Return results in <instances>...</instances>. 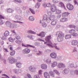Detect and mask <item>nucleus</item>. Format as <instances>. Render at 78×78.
Returning <instances> with one entry per match:
<instances>
[{
    "mask_svg": "<svg viewBox=\"0 0 78 78\" xmlns=\"http://www.w3.org/2000/svg\"><path fill=\"white\" fill-rule=\"evenodd\" d=\"M55 11L56 12L55 13V14H60V13H61V11L58 9H56Z\"/></svg>",
    "mask_w": 78,
    "mask_h": 78,
    "instance_id": "34",
    "label": "nucleus"
},
{
    "mask_svg": "<svg viewBox=\"0 0 78 78\" xmlns=\"http://www.w3.org/2000/svg\"><path fill=\"white\" fill-rule=\"evenodd\" d=\"M22 46H23V47H27V48L33 47V48H34L35 49H36V48H35V47L33 46H32L30 44H22Z\"/></svg>",
    "mask_w": 78,
    "mask_h": 78,
    "instance_id": "19",
    "label": "nucleus"
},
{
    "mask_svg": "<svg viewBox=\"0 0 78 78\" xmlns=\"http://www.w3.org/2000/svg\"><path fill=\"white\" fill-rule=\"evenodd\" d=\"M3 51H5V52H8V49L7 48H3Z\"/></svg>",
    "mask_w": 78,
    "mask_h": 78,
    "instance_id": "61",
    "label": "nucleus"
},
{
    "mask_svg": "<svg viewBox=\"0 0 78 78\" xmlns=\"http://www.w3.org/2000/svg\"><path fill=\"white\" fill-rule=\"evenodd\" d=\"M29 33H31V34H36V33L35 32H34V31H33L31 30H30L28 31Z\"/></svg>",
    "mask_w": 78,
    "mask_h": 78,
    "instance_id": "47",
    "label": "nucleus"
},
{
    "mask_svg": "<svg viewBox=\"0 0 78 78\" xmlns=\"http://www.w3.org/2000/svg\"><path fill=\"white\" fill-rule=\"evenodd\" d=\"M16 42L18 44H20L22 43V41H20L19 40H17L16 41Z\"/></svg>",
    "mask_w": 78,
    "mask_h": 78,
    "instance_id": "50",
    "label": "nucleus"
},
{
    "mask_svg": "<svg viewBox=\"0 0 78 78\" xmlns=\"http://www.w3.org/2000/svg\"><path fill=\"white\" fill-rule=\"evenodd\" d=\"M71 35H66L65 36V39H70L71 38Z\"/></svg>",
    "mask_w": 78,
    "mask_h": 78,
    "instance_id": "36",
    "label": "nucleus"
},
{
    "mask_svg": "<svg viewBox=\"0 0 78 78\" xmlns=\"http://www.w3.org/2000/svg\"><path fill=\"white\" fill-rule=\"evenodd\" d=\"M29 70L31 72H35L36 70V68L33 66H30L29 67Z\"/></svg>",
    "mask_w": 78,
    "mask_h": 78,
    "instance_id": "4",
    "label": "nucleus"
},
{
    "mask_svg": "<svg viewBox=\"0 0 78 78\" xmlns=\"http://www.w3.org/2000/svg\"><path fill=\"white\" fill-rule=\"evenodd\" d=\"M71 44L72 45L76 46L78 44V41L76 40H73L71 42Z\"/></svg>",
    "mask_w": 78,
    "mask_h": 78,
    "instance_id": "15",
    "label": "nucleus"
},
{
    "mask_svg": "<svg viewBox=\"0 0 78 78\" xmlns=\"http://www.w3.org/2000/svg\"><path fill=\"white\" fill-rule=\"evenodd\" d=\"M72 35H73V36H75V37L78 36V34H77L76 33H74L73 34H72Z\"/></svg>",
    "mask_w": 78,
    "mask_h": 78,
    "instance_id": "63",
    "label": "nucleus"
},
{
    "mask_svg": "<svg viewBox=\"0 0 78 78\" xmlns=\"http://www.w3.org/2000/svg\"><path fill=\"white\" fill-rule=\"evenodd\" d=\"M8 12H10V13H12L14 12V10L11 9H9L7 10Z\"/></svg>",
    "mask_w": 78,
    "mask_h": 78,
    "instance_id": "41",
    "label": "nucleus"
},
{
    "mask_svg": "<svg viewBox=\"0 0 78 78\" xmlns=\"http://www.w3.org/2000/svg\"><path fill=\"white\" fill-rule=\"evenodd\" d=\"M57 58L59 61H62L63 60V57H61V56H58L57 57Z\"/></svg>",
    "mask_w": 78,
    "mask_h": 78,
    "instance_id": "46",
    "label": "nucleus"
},
{
    "mask_svg": "<svg viewBox=\"0 0 78 78\" xmlns=\"http://www.w3.org/2000/svg\"><path fill=\"white\" fill-rule=\"evenodd\" d=\"M57 23V21L56 20H54L52 21L51 23V24L53 26H55Z\"/></svg>",
    "mask_w": 78,
    "mask_h": 78,
    "instance_id": "25",
    "label": "nucleus"
},
{
    "mask_svg": "<svg viewBox=\"0 0 78 78\" xmlns=\"http://www.w3.org/2000/svg\"><path fill=\"white\" fill-rule=\"evenodd\" d=\"M58 65V62H57L56 61L53 62L51 64V67L53 68H54V67H55Z\"/></svg>",
    "mask_w": 78,
    "mask_h": 78,
    "instance_id": "20",
    "label": "nucleus"
},
{
    "mask_svg": "<svg viewBox=\"0 0 78 78\" xmlns=\"http://www.w3.org/2000/svg\"><path fill=\"white\" fill-rule=\"evenodd\" d=\"M40 5L41 4L39 2H37L36 3L35 5V8H37V9H38V8L40 7Z\"/></svg>",
    "mask_w": 78,
    "mask_h": 78,
    "instance_id": "30",
    "label": "nucleus"
},
{
    "mask_svg": "<svg viewBox=\"0 0 78 78\" xmlns=\"http://www.w3.org/2000/svg\"><path fill=\"white\" fill-rule=\"evenodd\" d=\"M9 42H14V41H15L16 39L15 38L12 39V38L11 37L9 38Z\"/></svg>",
    "mask_w": 78,
    "mask_h": 78,
    "instance_id": "38",
    "label": "nucleus"
},
{
    "mask_svg": "<svg viewBox=\"0 0 78 78\" xmlns=\"http://www.w3.org/2000/svg\"><path fill=\"white\" fill-rule=\"evenodd\" d=\"M66 7L70 11H72L73 9V5L70 3H67L66 5Z\"/></svg>",
    "mask_w": 78,
    "mask_h": 78,
    "instance_id": "3",
    "label": "nucleus"
},
{
    "mask_svg": "<svg viewBox=\"0 0 78 78\" xmlns=\"http://www.w3.org/2000/svg\"><path fill=\"white\" fill-rule=\"evenodd\" d=\"M51 39V35H49L45 37V40L47 42H49L48 44H47V45H48V46L49 47H52V48H53L54 47L57 50H59V48L58 47V44H54L53 45L52 43L50 41Z\"/></svg>",
    "mask_w": 78,
    "mask_h": 78,
    "instance_id": "1",
    "label": "nucleus"
},
{
    "mask_svg": "<svg viewBox=\"0 0 78 78\" xmlns=\"http://www.w3.org/2000/svg\"><path fill=\"white\" fill-rule=\"evenodd\" d=\"M78 0H74V5H76L77 6H78V3L77 2V1Z\"/></svg>",
    "mask_w": 78,
    "mask_h": 78,
    "instance_id": "52",
    "label": "nucleus"
},
{
    "mask_svg": "<svg viewBox=\"0 0 78 78\" xmlns=\"http://www.w3.org/2000/svg\"><path fill=\"white\" fill-rule=\"evenodd\" d=\"M34 78H40V77H39V75H36L34 76Z\"/></svg>",
    "mask_w": 78,
    "mask_h": 78,
    "instance_id": "56",
    "label": "nucleus"
},
{
    "mask_svg": "<svg viewBox=\"0 0 78 78\" xmlns=\"http://www.w3.org/2000/svg\"><path fill=\"white\" fill-rule=\"evenodd\" d=\"M42 25L43 28H45L46 27H47V24H46V23L44 22H42Z\"/></svg>",
    "mask_w": 78,
    "mask_h": 78,
    "instance_id": "40",
    "label": "nucleus"
},
{
    "mask_svg": "<svg viewBox=\"0 0 78 78\" xmlns=\"http://www.w3.org/2000/svg\"><path fill=\"white\" fill-rule=\"evenodd\" d=\"M49 73L50 74V76H51V77H53V78L55 77V73H54V72H53V71H50L49 72Z\"/></svg>",
    "mask_w": 78,
    "mask_h": 78,
    "instance_id": "24",
    "label": "nucleus"
},
{
    "mask_svg": "<svg viewBox=\"0 0 78 78\" xmlns=\"http://www.w3.org/2000/svg\"><path fill=\"white\" fill-rule=\"evenodd\" d=\"M43 72L42 70H38V74L39 75H42V73Z\"/></svg>",
    "mask_w": 78,
    "mask_h": 78,
    "instance_id": "55",
    "label": "nucleus"
},
{
    "mask_svg": "<svg viewBox=\"0 0 78 78\" xmlns=\"http://www.w3.org/2000/svg\"><path fill=\"white\" fill-rule=\"evenodd\" d=\"M16 66L18 68H21L22 67V63L20 62H17L16 63Z\"/></svg>",
    "mask_w": 78,
    "mask_h": 78,
    "instance_id": "28",
    "label": "nucleus"
},
{
    "mask_svg": "<svg viewBox=\"0 0 78 78\" xmlns=\"http://www.w3.org/2000/svg\"><path fill=\"white\" fill-rule=\"evenodd\" d=\"M51 10L53 12H55L56 10V7L55 5L53 4L51 5Z\"/></svg>",
    "mask_w": 78,
    "mask_h": 78,
    "instance_id": "6",
    "label": "nucleus"
},
{
    "mask_svg": "<svg viewBox=\"0 0 78 78\" xmlns=\"http://www.w3.org/2000/svg\"><path fill=\"white\" fill-rule=\"evenodd\" d=\"M58 6L61 8H63L65 9H66V7L62 2H60L59 3Z\"/></svg>",
    "mask_w": 78,
    "mask_h": 78,
    "instance_id": "18",
    "label": "nucleus"
},
{
    "mask_svg": "<svg viewBox=\"0 0 78 78\" xmlns=\"http://www.w3.org/2000/svg\"><path fill=\"white\" fill-rule=\"evenodd\" d=\"M52 3L55 5H56V4H58V0H52Z\"/></svg>",
    "mask_w": 78,
    "mask_h": 78,
    "instance_id": "43",
    "label": "nucleus"
},
{
    "mask_svg": "<svg viewBox=\"0 0 78 78\" xmlns=\"http://www.w3.org/2000/svg\"><path fill=\"white\" fill-rule=\"evenodd\" d=\"M55 15H53L50 16L49 17V18H48L49 20H48L47 21L48 22H50V20H53L55 18Z\"/></svg>",
    "mask_w": 78,
    "mask_h": 78,
    "instance_id": "14",
    "label": "nucleus"
},
{
    "mask_svg": "<svg viewBox=\"0 0 78 78\" xmlns=\"http://www.w3.org/2000/svg\"><path fill=\"white\" fill-rule=\"evenodd\" d=\"M50 56L51 58H52L56 59L57 57V54L56 53L53 52L50 54Z\"/></svg>",
    "mask_w": 78,
    "mask_h": 78,
    "instance_id": "11",
    "label": "nucleus"
},
{
    "mask_svg": "<svg viewBox=\"0 0 78 78\" xmlns=\"http://www.w3.org/2000/svg\"><path fill=\"white\" fill-rule=\"evenodd\" d=\"M6 25L7 26H8V27H12V25L13 24L9 21H7L6 22Z\"/></svg>",
    "mask_w": 78,
    "mask_h": 78,
    "instance_id": "27",
    "label": "nucleus"
},
{
    "mask_svg": "<svg viewBox=\"0 0 78 78\" xmlns=\"http://www.w3.org/2000/svg\"><path fill=\"white\" fill-rule=\"evenodd\" d=\"M69 69H65L62 72V73L63 74L65 75V74H67L69 73Z\"/></svg>",
    "mask_w": 78,
    "mask_h": 78,
    "instance_id": "23",
    "label": "nucleus"
},
{
    "mask_svg": "<svg viewBox=\"0 0 78 78\" xmlns=\"http://www.w3.org/2000/svg\"><path fill=\"white\" fill-rule=\"evenodd\" d=\"M56 36H58L57 39L58 42L63 41V38L64 36V34L63 33L60 31L57 32L56 34Z\"/></svg>",
    "mask_w": 78,
    "mask_h": 78,
    "instance_id": "2",
    "label": "nucleus"
},
{
    "mask_svg": "<svg viewBox=\"0 0 78 78\" xmlns=\"http://www.w3.org/2000/svg\"><path fill=\"white\" fill-rule=\"evenodd\" d=\"M49 17L47 15H44L43 18V21H44V20H46L47 23H50V22H48L47 20H49Z\"/></svg>",
    "mask_w": 78,
    "mask_h": 78,
    "instance_id": "12",
    "label": "nucleus"
},
{
    "mask_svg": "<svg viewBox=\"0 0 78 78\" xmlns=\"http://www.w3.org/2000/svg\"><path fill=\"white\" fill-rule=\"evenodd\" d=\"M45 34H46V32L42 31L39 34H37V35L38 36H40L41 37H45Z\"/></svg>",
    "mask_w": 78,
    "mask_h": 78,
    "instance_id": "8",
    "label": "nucleus"
},
{
    "mask_svg": "<svg viewBox=\"0 0 78 78\" xmlns=\"http://www.w3.org/2000/svg\"><path fill=\"white\" fill-rule=\"evenodd\" d=\"M69 28H74L75 29V28H76V27L74 25H69Z\"/></svg>",
    "mask_w": 78,
    "mask_h": 78,
    "instance_id": "48",
    "label": "nucleus"
},
{
    "mask_svg": "<svg viewBox=\"0 0 78 78\" xmlns=\"http://www.w3.org/2000/svg\"><path fill=\"white\" fill-rule=\"evenodd\" d=\"M29 19L30 21H34V17L33 16H30L29 17Z\"/></svg>",
    "mask_w": 78,
    "mask_h": 78,
    "instance_id": "42",
    "label": "nucleus"
},
{
    "mask_svg": "<svg viewBox=\"0 0 78 78\" xmlns=\"http://www.w3.org/2000/svg\"><path fill=\"white\" fill-rule=\"evenodd\" d=\"M15 53H16V51H15L13 50L12 51L10 52V56H13L15 55Z\"/></svg>",
    "mask_w": 78,
    "mask_h": 78,
    "instance_id": "37",
    "label": "nucleus"
},
{
    "mask_svg": "<svg viewBox=\"0 0 78 78\" xmlns=\"http://www.w3.org/2000/svg\"><path fill=\"white\" fill-rule=\"evenodd\" d=\"M73 76L78 75V70H76L74 71L73 73Z\"/></svg>",
    "mask_w": 78,
    "mask_h": 78,
    "instance_id": "31",
    "label": "nucleus"
},
{
    "mask_svg": "<svg viewBox=\"0 0 78 78\" xmlns=\"http://www.w3.org/2000/svg\"><path fill=\"white\" fill-rule=\"evenodd\" d=\"M53 72H54V73H55L56 74H57V75H60V73L59 72V71H58V70L55 69H54L53 70Z\"/></svg>",
    "mask_w": 78,
    "mask_h": 78,
    "instance_id": "33",
    "label": "nucleus"
},
{
    "mask_svg": "<svg viewBox=\"0 0 78 78\" xmlns=\"http://www.w3.org/2000/svg\"><path fill=\"white\" fill-rule=\"evenodd\" d=\"M2 39V40H6V37H5V36H3L1 37Z\"/></svg>",
    "mask_w": 78,
    "mask_h": 78,
    "instance_id": "59",
    "label": "nucleus"
},
{
    "mask_svg": "<svg viewBox=\"0 0 78 78\" xmlns=\"http://www.w3.org/2000/svg\"><path fill=\"white\" fill-rule=\"evenodd\" d=\"M0 23L3 24V20L2 19H5V17L4 16L0 15Z\"/></svg>",
    "mask_w": 78,
    "mask_h": 78,
    "instance_id": "16",
    "label": "nucleus"
},
{
    "mask_svg": "<svg viewBox=\"0 0 78 78\" xmlns=\"http://www.w3.org/2000/svg\"><path fill=\"white\" fill-rule=\"evenodd\" d=\"M58 69H62V68H65L66 65L64 63L60 62L58 63Z\"/></svg>",
    "mask_w": 78,
    "mask_h": 78,
    "instance_id": "5",
    "label": "nucleus"
},
{
    "mask_svg": "<svg viewBox=\"0 0 78 78\" xmlns=\"http://www.w3.org/2000/svg\"><path fill=\"white\" fill-rule=\"evenodd\" d=\"M51 4L50 3H48L46 4L47 7H51Z\"/></svg>",
    "mask_w": 78,
    "mask_h": 78,
    "instance_id": "54",
    "label": "nucleus"
},
{
    "mask_svg": "<svg viewBox=\"0 0 78 78\" xmlns=\"http://www.w3.org/2000/svg\"><path fill=\"white\" fill-rule=\"evenodd\" d=\"M12 27H13L14 28H17V24L13 26H12Z\"/></svg>",
    "mask_w": 78,
    "mask_h": 78,
    "instance_id": "60",
    "label": "nucleus"
},
{
    "mask_svg": "<svg viewBox=\"0 0 78 78\" xmlns=\"http://www.w3.org/2000/svg\"><path fill=\"white\" fill-rule=\"evenodd\" d=\"M8 60H9V63L11 64H13L15 62V59L13 57H10L8 58Z\"/></svg>",
    "mask_w": 78,
    "mask_h": 78,
    "instance_id": "7",
    "label": "nucleus"
},
{
    "mask_svg": "<svg viewBox=\"0 0 78 78\" xmlns=\"http://www.w3.org/2000/svg\"><path fill=\"white\" fill-rule=\"evenodd\" d=\"M60 22H66V21H67V18H61L60 20Z\"/></svg>",
    "mask_w": 78,
    "mask_h": 78,
    "instance_id": "26",
    "label": "nucleus"
},
{
    "mask_svg": "<svg viewBox=\"0 0 78 78\" xmlns=\"http://www.w3.org/2000/svg\"><path fill=\"white\" fill-rule=\"evenodd\" d=\"M41 68L42 69L45 70V69H47V65L45 64H41Z\"/></svg>",
    "mask_w": 78,
    "mask_h": 78,
    "instance_id": "13",
    "label": "nucleus"
},
{
    "mask_svg": "<svg viewBox=\"0 0 78 78\" xmlns=\"http://www.w3.org/2000/svg\"><path fill=\"white\" fill-rule=\"evenodd\" d=\"M44 76L45 78H50V75L47 72H45L44 73Z\"/></svg>",
    "mask_w": 78,
    "mask_h": 78,
    "instance_id": "22",
    "label": "nucleus"
},
{
    "mask_svg": "<svg viewBox=\"0 0 78 78\" xmlns=\"http://www.w3.org/2000/svg\"><path fill=\"white\" fill-rule=\"evenodd\" d=\"M29 10L33 14H35V11H34V10L33 9H31L30 8L29 9Z\"/></svg>",
    "mask_w": 78,
    "mask_h": 78,
    "instance_id": "45",
    "label": "nucleus"
},
{
    "mask_svg": "<svg viewBox=\"0 0 78 78\" xmlns=\"http://www.w3.org/2000/svg\"><path fill=\"white\" fill-rule=\"evenodd\" d=\"M51 58H48L46 60L45 59L44 60V61L46 62L48 64H50L51 63Z\"/></svg>",
    "mask_w": 78,
    "mask_h": 78,
    "instance_id": "17",
    "label": "nucleus"
},
{
    "mask_svg": "<svg viewBox=\"0 0 78 78\" xmlns=\"http://www.w3.org/2000/svg\"><path fill=\"white\" fill-rule=\"evenodd\" d=\"M37 41H41V42H44V44H47V42L44 41V40H42V39H41L40 38H38L37 39Z\"/></svg>",
    "mask_w": 78,
    "mask_h": 78,
    "instance_id": "51",
    "label": "nucleus"
},
{
    "mask_svg": "<svg viewBox=\"0 0 78 78\" xmlns=\"http://www.w3.org/2000/svg\"><path fill=\"white\" fill-rule=\"evenodd\" d=\"M69 14H70V13L68 12H64L62 13V16L63 17H67Z\"/></svg>",
    "mask_w": 78,
    "mask_h": 78,
    "instance_id": "21",
    "label": "nucleus"
},
{
    "mask_svg": "<svg viewBox=\"0 0 78 78\" xmlns=\"http://www.w3.org/2000/svg\"><path fill=\"white\" fill-rule=\"evenodd\" d=\"M35 45L37 47H39V46H40V43L39 42H36L35 43Z\"/></svg>",
    "mask_w": 78,
    "mask_h": 78,
    "instance_id": "53",
    "label": "nucleus"
},
{
    "mask_svg": "<svg viewBox=\"0 0 78 78\" xmlns=\"http://www.w3.org/2000/svg\"><path fill=\"white\" fill-rule=\"evenodd\" d=\"M27 76L29 78H32L31 77V76L30 74H27Z\"/></svg>",
    "mask_w": 78,
    "mask_h": 78,
    "instance_id": "62",
    "label": "nucleus"
},
{
    "mask_svg": "<svg viewBox=\"0 0 78 78\" xmlns=\"http://www.w3.org/2000/svg\"><path fill=\"white\" fill-rule=\"evenodd\" d=\"M30 50L28 48H26L23 51V52L24 54H28L30 52Z\"/></svg>",
    "mask_w": 78,
    "mask_h": 78,
    "instance_id": "10",
    "label": "nucleus"
},
{
    "mask_svg": "<svg viewBox=\"0 0 78 78\" xmlns=\"http://www.w3.org/2000/svg\"><path fill=\"white\" fill-rule=\"evenodd\" d=\"M0 59L1 60H3V62L4 64H6V59H3V57L2 56V55L0 54Z\"/></svg>",
    "mask_w": 78,
    "mask_h": 78,
    "instance_id": "29",
    "label": "nucleus"
},
{
    "mask_svg": "<svg viewBox=\"0 0 78 78\" xmlns=\"http://www.w3.org/2000/svg\"><path fill=\"white\" fill-rule=\"evenodd\" d=\"M75 32H76V31H75V30L73 29H72L71 30H69V33H71L72 35V34H73L74 33H75Z\"/></svg>",
    "mask_w": 78,
    "mask_h": 78,
    "instance_id": "39",
    "label": "nucleus"
},
{
    "mask_svg": "<svg viewBox=\"0 0 78 78\" xmlns=\"http://www.w3.org/2000/svg\"><path fill=\"white\" fill-rule=\"evenodd\" d=\"M16 10L17 11V12H19V13H20V12H22V10H20V8L19 7L16 8Z\"/></svg>",
    "mask_w": 78,
    "mask_h": 78,
    "instance_id": "44",
    "label": "nucleus"
},
{
    "mask_svg": "<svg viewBox=\"0 0 78 78\" xmlns=\"http://www.w3.org/2000/svg\"><path fill=\"white\" fill-rule=\"evenodd\" d=\"M14 71H15V73H16V74H17L18 73H20L21 70L15 69H14Z\"/></svg>",
    "mask_w": 78,
    "mask_h": 78,
    "instance_id": "35",
    "label": "nucleus"
},
{
    "mask_svg": "<svg viewBox=\"0 0 78 78\" xmlns=\"http://www.w3.org/2000/svg\"><path fill=\"white\" fill-rule=\"evenodd\" d=\"M15 19L16 20H17L21 21V20H22V19H23V18L20 16L16 15L15 16Z\"/></svg>",
    "mask_w": 78,
    "mask_h": 78,
    "instance_id": "9",
    "label": "nucleus"
},
{
    "mask_svg": "<svg viewBox=\"0 0 78 78\" xmlns=\"http://www.w3.org/2000/svg\"><path fill=\"white\" fill-rule=\"evenodd\" d=\"M47 13L48 16H51L52 14V12L50 10H48Z\"/></svg>",
    "mask_w": 78,
    "mask_h": 78,
    "instance_id": "49",
    "label": "nucleus"
},
{
    "mask_svg": "<svg viewBox=\"0 0 78 78\" xmlns=\"http://www.w3.org/2000/svg\"><path fill=\"white\" fill-rule=\"evenodd\" d=\"M77 51V49L76 47L74 48V49L73 50V52H75V51Z\"/></svg>",
    "mask_w": 78,
    "mask_h": 78,
    "instance_id": "64",
    "label": "nucleus"
},
{
    "mask_svg": "<svg viewBox=\"0 0 78 78\" xmlns=\"http://www.w3.org/2000/svg\"><path fill=\"white\" fill-rule=\"evenodd\" d=\"M4 36L7 37V36H9V32L8 31H6L4 33Z\"/></svg>",
    "mask_w": 78,
    "mask_h": 78,
    "instance_id": "32",
    "label": "nucleus"
},
{
    "mask_svg": "<svg viewBox=\"0 0 78 78\" xmlns=\"http://www.w3.org/2000/svg\"><path fill=\"white\" fill-rule=\"evenodd\" d=\"M15 37L16 39H19L20 38V36L19 35H16Z\"/></svg>",
    "mask_w": 78,
    "mask_h": 78,
    "instance_id": "58",
    "label": "nucleus"
},
{
    "mask_svg": "<svg viewBox=\"0 0 78 78\" xmlns=\"http://www.w3.org/2000/svg\"><path fill=\"white\" fill-rule=\"evenodd\" d=\"M13 22H15V23H23V22H21L18 21H14Z\"/></svg>",
    "mask_w": 78,
    "mask_h": 78,
    "instance_id": "57",
    "label": "nucleus"
}]
</instances>
